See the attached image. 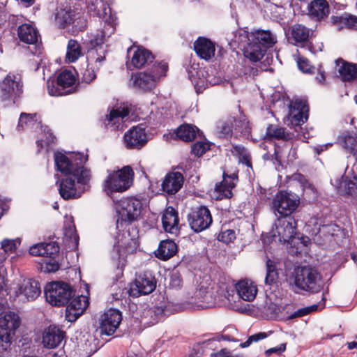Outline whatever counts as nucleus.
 <instances>
[{
  "label": "nucleus",
  "mask_w": 357,
  "mask_h": 357,
  "mask_svg": "<svg viewBox=\"0 0 357 357\" xmlns=\"http://www.w3.org/2000/svg\"><path fill=\"white\" fill-rule=\"evenodd\" d=\"M139 245V242L136 238H130L128 241L125 243V248L128 252H133Z\"/></svg>",
  "instance_id": "nucleus-55"
},
{
  "label": "nucleus",
  "mask_w": 357,
  "mask_h": 357,
  "mask_svg": "<svg viewBox=\"0 0 357 357\" xmlns=\"http://www.w3.org/2000/svg\"><path fill=\"white\" fill-rule=\"evenodd\" d=\"M88 160V155L84 153H73L70 158L61 153H55L54 161L57 169L63 174L73 176L78 185H86L89 183L91 170L84 164Z\"/></svg>",
  "instance_id": "nucleus-1"
},
{
  "label": "nucleus",
  "mask_w": 357,
  "mask_h": 357,
  "mask_svg": "<svg viewBox=\"0 0 357 357\" xmlns=\"http://www.w3.org/2000/svg\"><path fill=\"white\" fill-rule=\"evenodd\" d=\"M169 69L168 63L164 61H155L146 70L132 73V86L143 92L149 91L158 84L162 77H165Z\"/></svg>",
  "instance_id": "nucleus-2"
},
{
  "label": "nucleus",
  "mask_w": 357,
  "mask_h": 357,
  "mask_svg": "<svg viewBox=\"0 0 357 357\" xmlns=\"http://www.w3.org/2000/svg\"><path fill=\"white\" fill-rule=\"evenodd\" d=\"M17 36L24 43L35 44L38 42V32L32 25L23 24L17 28Z\"/></svg>",
  "instance_id": "nucleus-32"
},
{
  "label": "nucleus",
  "mask_w": 357,
  "mask_h": 357,
  "mask_svg": "<svg viewBox=\"0 0 357 357\" xmlns=\"http://www.w3.org/2000/svg\"><path fill=\"white\" fill-rule=\"evenodd\" d=\"M64 335V332L59 328L50 326L44 332L43 343L45 347L56 348L61 343Z\"/></svg>",
  "instance_id": "nucleus-26"
},
{
  "label": "nucleus",
  "mask_w": 357,
  "mask_h": 357,
  "mask_svg": "<svg viewBox=\"0 0 357 357\" xmlns=\"http://www.w3.org/2000/svg\"><path fill=\"white\" fill-rule=\"evenodd\" d=\"M286 350V344H281L279 347H273L266 351V356H270L272 354H280Z\"/></svg>",
  "instance_id": "nucleus-56"
},
{
  "label": "nucleus",
  "mask_w": 357,
  "mask_h": 357,
  "mask_svg": "<svg viewBox=\"0 0 357 357\" xmlns=\"http://www.w3.org/2000/svg\"><path fill=\"white\" fill-rule=\"evenodd\" d=\"M183 182L184 178L181 172H169L162 183V190L169 195H174L182 188Z\"/></svg>",
  "instance_id": "nucleus-21"
},
{
  "label": "nucleus",
  "mask_w": 357,
  "mask_h": 357,
  "mask_svg": "<svg viewBox=\"0 0 357 357\" xmlns=\"http://www.w3.org/2000/svg\"><path fill=\"white\" fill-rule=\"evenodd\" d=\"M210 149V145L204 142H197L192 146V153L196 156H202Z\"/></svg>",
  "instance_id": "nucleus-48"
},
{
  "label": "nucleus",
  "mask_w": 357,
  "mask_h": 357,
  "mask_svg": "<svg viewBox=\"0 0 357 357\" xmlns=\"http://www.w3.org/2000/svg\"><path fill=\"white\" fill-rule=\"evenodd\" d=\"M336 68L343 81H351L357 77V65L348 63L342 59L335 61Z\"/></svg>",
  "instance_id": "nucleus-30"
},
{
  "label": "nucleus",
  "mask_w": 357,
  "mask_h": 357,
  "mask_svg": "<svg viewBox=\"0 0 357 357\" xmlns=\"http://www.w3.org/2000/svg\"><path fill=\"white\" fill-rule=\"evenodd\" d=\"M76 77L68 70L62 71L56 79L47 81V90L50 96H60L75 93L79 90V84L75 85Z\"/></svg>",
  "instance_id": "nucleus-6"
},
{
  "label": "nucleus",
  "mask_w": 357,
  "mask_h": 357,
  "mask_svg": "<svg viewBox=\"0 0 357 357\" xmlns=\"http://www.w3.org/2000/svg\"><path fill=\"white\" fill-rule=\"evenodd\" d=\"M86 305L84 297L77 296L73 298L66 308V320L70 322L76 321L82 314Z\"/></svg>",
  "instance_id": "nucleus-23"
},
{
  "label": "nucleus",
  "mask_w": 357,
  "mask_h": 357,
  "mask_svg": "<svg viewBox=\"0 0 357 357\" xmlns=\"http://www.w3.org/2000/svg\"><path fill=\"white\" fill-rule=\"evenodd\" d=\"M177 252V245L172 240L162 241L156 251V257L162 260H167Z\"/></svg>",
  "instance_id": "nucleus-33"
},
{
  "label": "nucleus",
  "mask_w": 357,
  "mask_h": 357,
  "mask_svg": "<svg viewBox=\"0 0 357 357\" xmlns=\"http://www.w3.org/2000/svg\"><path fill=\"white\" fill-rule=\"evenodd\" d=\"M316 80L319 84H324L326 80V75L324 70L320 67L318 69L317 75L315 77Z\"/></svg>",
  "instance_id": "nucleus-59"
},
{
  "label": "nucleus",
  "mask_w": 357,
  "mask_h": 357,
  "mask_svg": "<svg viewBox=\"0 0 357 357\" xmlns=\"http://www.w3.org/2000/svg\"><path fill=\"white\" fill-rule=\"evenodd\" d=\"M310 32V29L304 25L296 24L292 26L291 33L297 44L300 43L302 47L311 50V44L309 43Z\"/></svg>",
  "instance_id": "nucleus-31"
},
{
  "label": "nucleus",
  "mask_w": 357,
  "mask_h": 357,
  "mask_svg": "<svg viewBox=\"0 0 357 357\" xmlns=\"http://www.w3.org/2000/svg\"><path fill=\"white\" fill-rule=\"evenodd\" d=\"M183 284V280L181 275L178 273H174L171 275L169 286L174 289L181 288Z\"/></svg>",
  "instance_id": "nucleus-52"
},
{
  "label": "nucleus",
  "mask_w": 357,
  "mask_h": 357,
  "mask_svg": "<svg viewBox=\"0 0 357 357\" xmlns=\"http://www.w3.org/2000/svg\"><path fill=\"white\" fill-rule=\"evenodd\" d=\"M252 342V340L250 336L245 342L240 344V347L242 348L248 347L251 344Z\"/></svg>",
  "instance_id": "nucleus-64"
},
{
  "label": "nucleus",
  "mask_w": 357,
  "mask_h": 357,
  "mask_svg": "<svg viewBox=\"0 0 357 357\" xmlns=\"http://www.w3.org/2000/svg\"><path fill=\"white\" fill-rule=\"evenodd\" d=\"M211 357H238V356L231 355V352L227 349H222L219 352L212 353Z\"/></svg>",
  "instance_id": "nucleus-57"
},
{
  "label": "nucleus",
  "mask_w": 357,
  "mask_h": 357,
  "mask_svg": "<svg viewBox=\"0 0 357 357\" xmlns=\"http://www.w3.org/2000/svg\"><path fill=\"white\" fill-rule=\"evenodd\" d=\"M266 258V275L265 278V284L266 285L273 286L277 284L278 280V272L276 268L275 262L268 257Z\"/></svg>",
  "instance_id": "nucleus-41"
},
{
  "label": "nucleus",
  "mask_w": 357,
  "mask_h": 357,
  "mask_svg": "<svg viewBox=\"0 0 357 357\" xmlns=\"http://www.w3.org/2000/svg\"><path fill=\"white\" fill-rule=\"evenodd\" d=\"M250 33L248 30L240 29L235 35V40L238 43H250Z\"/></svg>",
  "instance_id": "nucleus-51"
},
{
  "label": "nucleus",
  "mask_w": 357,
  "mask_h": 357,
  "mask_svg": "<svg viewBox=\"0 0 357 357\" xmlns=\"http://www.w3.org/2000/svg\"><path fill=\"white\" fill-rule=\"evenodd\" d=\"M60 248L57 243H40L29 248V254L33 256L45 257L40 263L41 271L44 273H54L60 268L59 263L54 259L59 252Z\"/></svg>",
  "instance_id": "nucleus-5"
},
{
  "label": "nucleus",
  "mask_w": 357,
  "mask_h": 357,
  "mask_svg": "<svg viewBox=\"0 0 357 357\" xmlns=\"http://www.w3.org/2000/svg\"><path fill=\"white\" fill-rule=\"evenodd\" d=\"M17 243L20 244V242L16 240L4 239L1 242V248L5 253H12L16 250Z\"/></svg>",
  "instance_id": "nucleus-50"
},
{
  "label": "nucleus",
  "mask_w": 357,
  "mask_h": 357,
  "mask_svg": "<svg viewBox=\"0 0 357 357\" xmlns=\"http://www.w3.org/2000/svg\"><path fill=\"white\" fill-rule=\"evenodd\" d=\"M37 114H27L22 112L20 114L19 122L17 125V129L20 130V129L23 130L24 128L26 126L34 125L35 123L37 122Z\"/></svg>",
  "instance_id": "nucleus-45"
},
{
  "label": "nucleus",
  "mask_w": 357,
  "mask_h": 357,
  "mask_svg": "<svg viewBox=\"0 0 357 357\" xmlns=\"http://www.w3.org/2000/svg\"><path fill=\"white\" fill-rule=\"evenodd\" d=\"M179 219L177 211L173 207H168L162 217L163 228L167 232L174 234L178 230Z\"/></svg>",
  "instance_id": "nucleus-29"
},
{
  "label": "nucleus",
  "mask_w": 357,
  "mask_h": 357,
  "mask_svg": "<svg viewBox=\"0 0 357 357\" xmlns=\"http://www.w3.org/2000/svg\"><path fill=\"white\" fill-rule=\"evenodd\" d=\"M226 173H223V181L215 187V192L218 193L217 199L230 198L232 196V189L236 186L233 181H228L225 179Z\"/></svg>",
  "instance_id": "nucleus-38"
},
{
  "label": "nucleus",
  "mask_w": 357,
  "mask_h": 357,
  "mask_svg": "<svg viewBox=\"0 0 357 357\" xmlns=\"http://www.w3.org/2000/svg\"><path fill=\"white\" fill-rule=\"evenodd\" d=\"M84 190H80L75 185V180L71 177H66L61 180L59 183V194L66 199H77L79 197Z\"/></svg>",
  "instance_id": "nucleus-24"
},
{
  "label": "nucleus",
  "mask_w": 357,
  "mask_h": 357,
  "mask_svg": "<svg viewBox=\"0 0 357 357\" xmlns=\"http://www.w3.org/2000/svg\"><path fill=\"white\" fill-rule=\"evenodd\" d=\"M96 77V73L94 70V69L93 68H87L84 73H83V76H82V79L83 80L89 84L90 82H91L93 80H94Z\"/></svg>",
  "instance_id": "nucleus-54"
},
{
  "label": "nucleus",
  "mask_w": 357,
  "mask_h": 357,
  "mask_svg": "<svg viewBox=\"0 0 357 357\" xmlns=\"http://www.w3.org/2000/svg\"><path fill=\"white\" fill-rule=\"evenodd\" d=\"M250 43L245 47L244 54L252 61L261 60L267 50L277 42L276 36L269 30H256L250 33Z\"/></svg>",
  "instance_id": "nucleus-3"
},
{
  "label": "nucleus",
  "mask_w": 357,
  "mask_h": 357,
  "mask_svg": "<svg viewBox=\"0 0 357 357\" xmlns=\"http://www.w3.org/2000/svg\"><path fill=\"white\" fill-rule=\"evenodd\" d=\"M322 276L315 267L298 266L294 271V285L299 290L310 293L321 291Z\"/></svg>",
  "instance_id": "nucleus-4"
},
{
  "label": "nucleus",
  "mask_w": 357,
  "mask_h": 357,
  "mask_svg": "<svg viewBox=\"0 0 357 357\" xmlns=\"http://www.w3.org/2000/svg\"><path fill=\"white\" fill-rule=\"evenodd\" d=\"M342 143L344 148L354 158H357V136L353 132H346L342 136Z\"/></svg>",
  "instance_id": "nucleus-40"
},
{
  "label": "nucleus",
  "mask_w": 357,
  "mask_h": 357,
  "mask_svg": "<svg viewBox=\"0 0 357 357\" xmlns=\"http://www.w3.org/2000/svg\"><path fill=\"white\" fill-rule=\"evenodd\" d=\"M20 295H23L28 301H33L38 298L41 293L40 283L34 280H24L20 284L18 291Z\"/></svg>",
  "instance_id": "nucleus-27"
},
{
  "label": "nucleus",
  "mask_w": 357,
  "mask_h": 357,
  "mask_svg": "<svg viewBox=\"0 0 357 357\" xmlns=\"http://www.w3.org/2000/svg\"><path fill=\"white\" fill-rule=\"evenodd\" d=\"M273 236H278L280 241L289 242L296 234L297 222L291 215H280L274 223Z\"/></svg>",
  "instance_id": "nucleus-15"
},
{
  "label": "nucleus",
  "mask_w": 357,
  "mask_h": 357,
  "mask_svg": "<svg viewBox=\"0 0 357 357\" xmlns=\"http://www.w3.org/2000/svg\"><path fill=\"white\" fill-rule=\"evenodd\" d=\"M267 337V335L264 332H260L257 334L250 336L252 342H257L260 340H263Z\"/></svg>",
  "instance_id": "nucleus-62"
},
{
  "label": "nucleus",
  "mask_w": 357,
  "mask_h": 357,
  "mask_svg": "<svg viewBox=\"0 0 357 357\" xmlns=\"http://www.w3.org/2000/svg\"><path fill=\"white\" fill-rule=\"evenodd\" d=\"M331 22L333 24H343L348 29H357V17L344 13L340 16H332Z\"/></svg>",
  "instance_id": "nucleus-39"
},
{
  "label": "nucleus",
  "mask_w": 357,
  "mask_h": 357,
  "mask_svg": "<svg viewBox=\"0 0 357 357\" xmlns=\"http://www.w3.org/2000/svg\"><path fill=\"white\" fill-rule=\"evenodd\" d=\"M251 126L245 116L236 118L234 122V135L236 138L244 137L248 138L251 134Z\"/></svg>",
  "instance_id": "nucleus-37"
},
{
  "label": "nucleus",
  "mask_w": 357,
  "mask_h": 357,
  "mask_svg": "<svg viewBox=\"0 0 357 357\" xmlns=\"http://www.w3.org/2000/svg\"><path fill=\"white\" fill-rule=\"evenodd\" d=\"M188 220L191 229L197 233L208 229L213 222L211 212L204 206L194 208L188 214Z\"/></svg>",
  "instance_id": "nucleus-17"
},
{
  "label": "nucleus",
  "mask_w": 357,
  "mask_h": 357,
  "mask_svg": "<svg viewBox=\"0 0 357 357\" xmlns=\"http://www.w3.org/2000/svg\"><path fill=\"white\" fill-rule=\"evenodd\" d=\"M298 68L303 73H312V69H314V68H312L308 61L305 59H299L298 61Z\"/></svg>",
  "instance_id": "nucleus-53"
},
{
  "label": "nucleus",
  "mask_w": 357,
  "mask_h": 357,
  "mask_svg": "<svg viewBox=\"0 0 357 357\" xmlns=\"http://www.w3.org/2000/svg\"><path fill=\"white\" fill-rule=\"evenodd\" d=\"M199 132L197 127L188 123L181 125L174 131L176 137L184 142H192Z\"/></svg>",
  "instance_id": "nucleus-35"
},
{
  "label": "nucleus",
  "mask_w": 357,
  "mask_h": 357,
  "mask_svg": "<svg viewBox=\"0 0 357 357\" xmlns=\"http://www.w3.org/2000/svg\"><path fill=\"white\" fill-rule=\"evenodd\" d=\"M236 238V233L233 229H227L222 231L218 236V240L226 244L232 242Z\"/></svg>",
  "instance_id": "nucleus-49"
},
{
  "label": "nucleus",
  "mask_w": 357,
  "mask_h": 357,
  "mask_svg": "<svg viewBox=\"0 0 357 357\" xmlns=\"http://www.w3.org/2000/svg\"><path fill=\"white\" fill-rule=\"evenodd\" d=\"M300 204L299 197L287 191L280 190L273 197L272 208L275 215H291Z\"/></svg>",
  "instance_id": "nucleus-11"
},
{
  "label": "nucleus",
  "mask_w": 357,
  "mask_h": 357,
  "mask_svg": "<svg viewBox=\"0 0 357 357\" xmlns=\"http://www.w3.org/2000/svg\"><path fill=\"white\" fill-rule=\"evenodd\" d=\"M156 279L150 271H144L139 275L128 291L130 296L139 297L153 292L156 288Z\"/></svg>",
  "instance_id": "nucleus-16"
},
{
  "label": "nucleus",
  "mask_w": 357,
  "mask_h": 357,
  "mask_svg": "<svg viewBox=\"0 0 357 357\" xmlns=\"http://www.w3.org/2000/svg\"><path fill=\"white\" fill-rule=\"evenodd\" d=\"M307 308H305V307L298 309V310H296L294 312H293L292 314H291L289 316V319H295L297 317H301L308 314L307 312Z\"/></svg>",
  "instance_id": "nucleus-58"
},
{
  "label": "nucleus",
  "mask_w": 357,
  "mask_h": 357,
  "mask_svg": "<svg viewBox=\"0 0 357 357\" xmlns=\"http://www.w3.org/2000/svg\"><path fill=\"white\" fill-rule=\"evenodd\" d=\"M21 321L19 315L9 311L0 317V342L5 347H10L13 336L19 328Z\"/></svg>",
  "instance_id": "nucleus-14"
},
{
  "label": "nucleus",
  "mask_w": 357,
  "mask_h": 357,
  "mask_svg": "<svg viewBox=\"0 0 357 357\" xmlns=\"http://www.w3.org/2000/svg\"><path fill=\"white\" fill-rule=\"evenodd\" d=\"M193 46L197 56L202 59L208 61L215 56V45L208 38L199 37Z\"/></svg>",
  "instance_id": "nucleus-22"
},
{
  "label": "nucleus",
  "mask_w": 357,
  "mask_h": 357,
  "mask_svg": "<svg viewBox=\"0 0 357 357\" xmlns=\"http://www.w3.org/2000/svg\"><path fill=\"white\" fill-rule=\"evenodd\" d=\"M23 93V82L22 76L18 73H9L0 82V99L2 101L15 100Z\"/></svg>",
  "instance_id": "nucleus-10"
},
{
  "label": "nucleus",
  "mask_w": 357,
  "mask_h": 357,
  "mask_svg": "<svg viewBox=\"0 0 357 357\" xmlns=\"http://www.w3.org/2000/svg\"><path fill=\"white\" fill-rule=\"evenodd\" d=\"M91 56L95 59V68L99 70L104 61H105L107 50L106 49H97L96 50H89Z\"/></svg>",
  "instance_id": "nucleus-46"
},
{
  "label": "nucleus",
  "mask_w": 357,
  "mask_h": 357,
  "mask_svg": "<svg viewBox=\"0 0 357 357\" xmlns=\"http://www.w3.org/2000/svg\"><path fill=\"white\" fill-rule=\"evenodd\" d=\"M102 12H98L97 15L100 18L103 20L105 23L104 29L94 35L90 40V50L106 49V47H104L105 38L106 36H109L112 34L116 29V16L111 13V9L109 7H107L104 4H102Z\"/></svg>",
  "instance_id": "nucleus-9"
},
{
  "label": "nucleus",
  "mask_w": 357,
  "mask_h": 357,
  "mask_svg": "<svg viewBox=\"0 0 357 357\" xmlns=\"http://www.w3.org/2000/svg\"><path fill=\"white\" fill-rule=\"evenodd\" d=\"M5 344L0 342V357H10L8 349L10 347H5Z\"/></svg>",
  "instance_id": "nucleus-60"
},
{
  "label": "nucleus",
  "mask_w": 357,
  "mask_h": 357,
  "mask_svg": "<svg viewBox=\"0 0 357 357\" xmlns=\"http://www.w3.org/2000/svg\"><path fill=\"white\" fill-rule=\"evenodd\" d=\"M128 56H131V64L135 68L151 67L156 61L152 52L143 46H131L128 49Z\"/></svg>",
  "instance_id": "nucleus-20"
},
{
  "label": "nucleus",
  "mask_w": 357,
  "mask_h": 357,
  "mask_svg": "<svg viewBox=\"0 0 357 357\" xmlns=\"http://www.w3.org/2000/svg\"><path fill=\"white\" fill-rule=\"evenodd\" d=\"M337 227L335 225H333V224H327V225H323L321 226V227H319V230H318V233H320V232H324L325 231V229H327V232H330L331 230L332 231H335V229H333L334 227Z\"/></svg>",
  "instance_id": "nucleus-61"
},
{
  "label": "nucleus",
  "mask_w": 357,
  "mask_h": 357,
  "mask_svg": "<svg viewBox=\"0 0 357 357\" xmlns=\"http://www.w3.org/2000/svg\"><path fill=\"white\" fill-rule=\"evenodd\" d=\"M234 150L238 154H243L245 151L243 146L241 145H232Z\"/></svg>",
  "instance_id": "nucleus-63"
},
{
  "label": "nucleus",
  "mask_w": 357,
  "mask_h": 357,
  "mask_svg": "<svg viewBox=\"0 0 357 357\" xmlns=\"http://www.w3.org/2000/svg\"><path fill=\"white\" fill-rule=\"evenodd\" d=\"M122 321L120 310L110 308L105 312L99 320V329L101 335H112L116 331Z\"/></svg>",
  "instance_id": "nucleus-19"
},
{
  "label": "nucleus",
  "mask_w": 357,
  "mask_h": 357,
  "mask_svg": "<svg viewBox=\"0 0 357 357\" xmlns=\"http://www.w3.org/2000/svg\"><path fill=\"white\" fill-rule=\"evenodd\" d=\"M44 292L47 301L55 306L68 304L75 296L72 287L63 282H52L47 284Z\"/></svg>",
  "instance_id": "nucleus-7"
},
{
  "label": "nucleus",
  "mask_w": 357,
  "mask_h": 357,
  "mask_svg": "<svg viewBox=\"0 0 357 357\" xmlns=\"http://www.w3.org/2000/svg\"><path fill=\"white\" fill-rule=\"evenodd\" d=\"M196 297L200 298L202 302V307H211L213 305L212 302V293L208 290V288L201 287L196 292Z\"/></svg>",
  "instance_id": "nucleus-44"
},
{
  "label": "nucleus",
  "mask_w": 357,
  "mask_h": 357,
  "mask_svg": "<svg viewBox=\"0 0 357 357\" xmlns=\"http://www.w3.org/2000/svg\"><path fill=\"white\" fill-rule=\"evenodd\" d=\"M238 296L244 301H253L257 294V286L250 280H243L236 284Z\"/></svg>",
  "instance_id": "nucleus-28"
},
{
  "label": "nucleus",
  "mask_w": 357,
  "mask_h": 357,
  "mask_svg": "<svg viewBox=\"0 0 357 357\" xmlns=\"http://www.w3.org/2000/svg\"><path fill=\"white\" fill-rule=\"evenodd\" d=\"M82 55V47L77 40L70 39L67 45L66 58L70 62H75Z\"/></svg>",
  "instance_id": "nucleus-43"
},
{
  "label": "nucleus",
  "mask_w": 357,
  "mask_h": 357,
  "mask_svg": "<svg viewBox=\"0 0 357 357\" xmlns=\"http://www.w3.org/2000/svg\"><path fill=\"white\" fill-rule=\"evenodd\" d=\"M265 139L288 142L292 139V134L286 132L284 128L270 124L266 128Z\"/></svg>",
  "instance_id": "nucleus-34"
},
{
  "label": "nucleus",
  "mask_w": 357,
  "mask_h": 357,
  "mask_svg": "<svg viewBox=\"0 0 357 357\" xmlns=\"http://www.w3.org/2000/svg\"><path fill=\"white\" fill-rule=\"evenodd\" d=\"M343 187L345 192L353 195L357 192V177L354 176L352 179H345L343 182Z\"/></svg>",
  "instance_id": "nucleus-47"
},
{
  "label": "nucleus",
  "mask_w": 357,
  "mask_h": 357,
  "mask_svg": "<svg viewBox=\"0 0 357 357\" xmlns=\"http://www.w3.org/2000/svg\"><path fill=\"white\" fill-rule=\"evenodd\" d=\"M308 112L309 107L307 101L303 99H296L291 102L288 114L284 119V122L287 126L297 130V127H300L307 121Z\"/></svg>",
  "instance_id": "nucleus-13"
},
{
  "label": "nucleus",
  "mask_w": 357,
  "mask_h": 357,
  "mask_svg": "<svg viewBox=\"0 0 357 357\" xmlns=\"http://www.w3.org/2000/svg\"><path fill=\"white\" fill-rule=\"evenodd\" d=\"M133 171L131 167L125 166L118 171L109 174L104 181V188L107 193L123 192L128 190L132 181Z\"/></svg>",
  "instance_id": "nucleus-8"
},
{
  "label": "nucleus",
  "mask_w": 357,
  "mask_h": 357,
  "mask_svg": "<svg viewBox=\"0 0 357 357\" xmlns=\"http://www.w3.org/2000/svg\"><path fill=\"white\" fill-rule=\"evenodd\" d=\"M119 206L118 225H130L137 220L142 208L140 199L133 197H127L120 201Z\"/></svg>",
  "instance_id": "nucleus-12"
},
{
  "label": "nucleus",
  "mask_w": 357,
  "mask_h": 357,
  "mask_svg": "<svg viewBox=\"0 0 357 357\" xmlns=\"http://www.w3.org/2000/svg\"><path fill=\"white\" fill-rule=\"evenodd\" d=\"M130 109L125 107H119L110 111L109 115L106 116V121L107 125L112 124L114 126L119 123V120H123L126 116H128Z\"/></svg>",
  "instance_id": "nucleus-42"
},
{
  "label": "nucleus",
  "mask_w": 357,
  "mask_h": 357,
  "mask_svg": "<svg viewBox=\"0 0 357 357\" xmlns=\"http://www.w3.org/2000/svg\"><path fill=\"white\" fill-rule=\"evenodd\" d=\"M330 12V7L326 0H313L308 6V15L317 21L326 18Z\"/></svg>",
  "instance_id": "nucleus-25"
},
{
  "label": "nucleus",
  "mask_w": 357,
  "mask_h": 357,
  "mask_svg": "<svg viewBox=\"0 0 357 357\" xmlns=\"http://www.w3.org/2000/svg\"><path fill=\"white\" fill-rule=\"evenodd\" d=\"M148 142L146 128L143 124L133 126L125 132L123 143L128 149L139 150Z\"/></svg>",
  "instance_id": "nucleus-18"
},
{
  "label": "nucleus",
  "mask_w": 357,
  "mask_h": 357,
  "mask_svg": "<svg viewBox=\"0 0 357 357\" xmlns=\"http://www.w3.org/2000/svg\"><path fill=\"white\" fill-rule=\"evenodd\" d=\"M235 121L236 117L229 116L217 122L216 128L220 137L228 138L234 135Z\"/></svg>",
  "instance_id": "nucleus-36"
}]
</instances>
